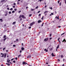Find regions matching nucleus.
Segmentation results:
<instances>
[{
  "label": "nucleus",
  "mask_w": 66,
  "mask_h": 66,
  "mask_svg": "<svg viewBox=\"0 0 66 66\" xmlns=\"http://www.w3.org/2000/svg\"><path fill=\"white\" fill-rule=\"evenodd\" d=\"M35 23V22L33 21L30 24V26H32L33 24Z\"/></svg>",
  "instance_id": "obj_1"
},
{
  "label": "nucleus",
  "mask_w": 66,
  "mask_h": 66,
  "mask_svg": "<svg viewBox=\"0 0 66 66\" xmlns=\"http://www.w3.org/2000/svg\"><path fill=\"white\" fill-rule=\"evenodd\" d=\"M48 39V38H45L44 39V41L45 42H46V41H47Z\"/></svg>",
  "instance_id": "obj_2"
},
{
  "label": "nucleus",
  "mask_w": 66,
  "mask_h": 66,
  "mask_svg": "<svg viewBox=\"0 0 66 66\" xmlns=\"http://www.w3.org/2000/svg\"><path fill=\"white\" fill-rule=\"evenodd\" d=\"M26 62H23L22 63L23 65H26Z\"/></svg>",
  "instance_id": "obj_3"
},
{
  "label": "nucleus",
  "mask_w": 66,
  "mask_h": 66,
  "mask_svg": "<svg viewBox=\"0 0 66 66\" xmlns=\"http://www.w3.org/2000/svg\"><path fill=\"white\" fill-rule=\"evenodd\" d=\"M52 55V56H55V55H54V54H53V53H52L51 54Z\"/></svg>",
  "instance_id": "obj_4"
},
{
  "label": "nucleus",
  "mask_w": 66,
  "mask_h": 66,
  "mask_svg": "<svg viewBox=\"0 0 66 66\" xmlns=\"http://www.w3.org/2000/svg\"><path fill=\"white\" fill-rule=\"evenodd\" d=\"M1 54L2 55V56H1V57H3V56H4V55H3V53H1Z\"/></svg>",
  "instance_id": "obj_5"
},
{
  "label": "nucleus",
  "mask_w": 66,
  "mask_h": 66,
  "mask_svg": "<svg viewBox=\"0 0 66 66\" xmlns=\"http://www.w3.org/2000/svg\"><path fill=\"white\" fill-rule=\"evenodd\" d=\"M38 23H40V22H42V21L39 20L38 21Z\"/></svg>",
  "instance_id": "obj_6"
},
{
  "label": "nucleus",
  "mask_w": 66,
  "mask_h": 66,
  "mask_svg": "<svg viewBox=\"0 0 66 66\" xmlns=\"http://www.w3.org/2000/svg\"><path fill=\"white\" fill-rule=\"evenodd\" d=\"M65 42V43H66V40L65 39H64L62 41V42Z\"/></svg>",
  "instance_id": "obj_7"
},
{
  "label": "nucleus",
  "mask_w": 66,
  "mask_h": 66,
  "mask_svg": "<svg viewBox=\"0 0 66 66\" xmlns=\"http://www.w3.org/2000/svg\"><path fill=\"white\" fill-rule=\"evenodd\" d=\"M5 0H3L1 1V2H5Z\"/></svg>",
  "instance_id": "obj_8"
},
{
  "label": "nucleus",
  "mask_w": 66,
  "mask_h": 66,
  "mask_svg": "<svg viewBox=\"0 0 66 66\" xmlns=\"http://www.w3.org/2000/svg\"><path fill=\"white\" fill-rule=\"evenodd\" d=\"M44 51H45L46 52H48V50H47V49L46 48L44 49Z\"/></svg>",
  "instance_id": "obj_9"
},
{
  "label": "nucleus",
  "mask_w": 66,
  "mask_h": 66,
  "mask_svg": "<svg viewBox=\"0 0 66 66\" xmlns=\"http://www.w3.org/2000/svg\"><path fill=\"white\" fill-rule=\"evenodd\" d=\"M6 53H5V54L4 56V58H5V57H6Z\"/></svg>",
  "instance_id": "obj_10"
},
{
  "label": "nucleus",
  "mask_w": 66,
  "mask_h": 66,
  "mask_svg": "<svg viewBox=\"0 0 66 66\" xmlns=\"http://www.w3.org/2000/svg\"><path fill=\"white\" fill-rule=\"evenodd\" d=\"M21 49L22 51H23V50L24 49V48H23V47H22V48H21Z\"/></svg>",
  "instance_id": "obj_11"
},
{
  "label": "nucleus",
  "mask_w": 66,
  "mask_h": 66,
  "mask_svg": "<svg viewBox=\"0 0 66 66\" xmlns=\"http://www.w3.org/2000/svg\"><path fill=\"white\" fill-rule=\"evenodd\" d=\"M21 17H22V18H24V16L23 15H22Z\"/></svg>",
  "instance_id": "obj_12"
},
{
  "label": "nucleus",
  "mask_w": 66,
  "mask_h": 66,
  "mask_svg": "<svg viewBox=\"0 0 66 66\" xmlns=\"http://www.w3.org/2000/svg\"><path fill=\"white\" fill-rule=\"evenodd\" d=\"M48 13V11H45L44 12V14H47Z\"/></svg>",
  "instance_id": "obj_13"
},
{
  "label": "nucleus",
  "mask_w": 66,
  "mask_h": 66,
  "mask_svg": "<svg viewBox=\"0 0 66 66\" xmlns=\"http://www.w3.org/2000/svg\"><path fill=\"white\" fill-rule=\"evenodd\" d=\"M7 14H8V13H6L5 14V16H6L7 15Z\"/></svg>",
  "instance_id": "obj_14"
},
{
  "label": "nucleus",
  "mask_w": 66,
  "mask_h": 66,
  "mask_svg": "<svg viewBox=\"0 0 66 66\" xmlns=\"http://www.w3.org/2000/svg\"><path fill=\"white\" fill-rule=\"evenodd\" d=\"M16 23V21L14 22H13V24H15Z\"/></svg>",
  "instance_id": "obj_15"
},
{
  "label": "nucleus",
  "mask_w": 66,
  "mask_h": 66,
  "mask_svg": "<svg viewBox=\"0 0 66 66\" xmlns=\"http://www.w3.org/2000/svg\"><path fill=\"white\" fill-rule=\"evenodd\" d=\"M31 56H27V58H28L29 57V58H30V57H31Z\"/></svg>",
  "instance_id": "obj_16"
},
{
  "label": "nucleus",
  "mask_w": 66,
  "mask_h": 66,
  "mask_svg": "<svg viewBox=\"0 0 66 66\" xmlns=\"http://www.w3.org/2000/svg\"><path fill=\"white\" fill-rule=\"evenodd\" d=\"M7 38H4V39H3V40L4 41H5V40H6V39Z\"/></svg>",
  "instance_id": "obj_17"
},
{
  "label": "nucleus",
  "mask_w": 66,
  "mask_h": 66,
  "mask_svg": "<svg viewBox=\"0 0 66 66\" xmlns=\"http://www.w3.org/2000/svg\"><path fill=\"white\" fill-rule=\"evenodd\" d=\"M10 11H13V8H11L10 9Z\"/></svg>",
  "instance_id": "obj_18"
},
{
  "label": "nucleus",
  "mask_w": 66,
  "mask_h": 66,
  "mask_svg": "<svg viewBox=\"0 0 66 66\" xmlns=\"http://www.w3.org/2000/svg\"><path fill=\"white\" fill-rule=\"evenodd\" d=\"M10 61H11L10 60H7V62H10Z\"/></svg>",
  "instance_id": "obj_19"
},
{
  "label": "nucleus",
  "mask_w": 66,
  "mask_h": 66,
  "mask_svg": "<svg viewBox=\"0 0 66 66\" xmlns=\"http://www.w3.org/2000/svg\"><path fill=\"white\" fill-rule=\"evenodd\" d=\"M0 21H2L1 22H3V21H2V19H0Z\"/></svg>",
  "instance_id": "obj_20"
},
{
  "label": "nucleus",
  "mask_w": 66,
  "mask_h": 66,
  "mask_svg": "<svg viewBox=\"0 0 66 66\" xmlns=\"http://www.w3.org/2000/svg\"><path fill=\"white\" fill-rule=\"evenodd\" d=\"M61 57H64V56H63V55H61Z\"/></svg>",
  "instance_id": "obj_21"
},
{
  "label": "nucleus",
  "mask_w": 66,
  "mask_h": 66,
  "mask_svg": "<svg viewBox=\"0 0 66 66\" xmlns=\"http://www.w3.org/2000/svg\"><path fill=\"white\" fill-rule=\"evenodd\" d=\"M38 6H37L36 7V9H38Z\"/></svg>",
  "instance_id": "obj_22"
},
{
  "label": "nucleus",
  "mask_w": 66,
  "mask_h": 66,
  "mask_svg": "<svg viewBox=\"0 0 66 66\" xmlns=\"http://www.w3.org/2000/svg\"><path fill=\"white\" fill-rule=\"evenodd\" d=\"M12 13H15V11H12Z\"/></svg>",
  "instance_id": "obj_23"
},
{
  "label": "nucleus",
  "mask_w": 66,
  "mask_h": 66,
  "mask_svg": "<svg viewBox=\"0 0 66 66\" xmlns=\"http://www.w3.org/2000/svg\"><path fill=\"white\" fill-rule=\"evenodd\" d=\"M19 18H21V15H20V16L19 17Z\"/></svg>",
  "instance_id": "obj_24"
},
{
  "label": "nucleus",
  "mask_w": 66,
  "mask_h": 66,
  "mask_svg": "<svg viewBox=\"0 0 66 66\" xmlns=\"http://www.w3.org/2000/svg\"><path fill=\"white\" fill-rule=\"evenodd\" d=\"M59 48V45L56 48L58 49V48Z\"/></svg>",
  "instance_id": "obj_25"
},
{
  "label": "nucleus",
  "mask_w": 66,
  "mask_h": 66,
  "mask_svg": "<svg viewBox=\"0 0 66 66\" xmlns=\"http://www.w3.org/2000/svg\"><path fill=\"white\" fill-rule=\"evenodd\" d=\"M44 23L43 22V24H42V27H43V25H44Z\"/></svg>",
  "instance_id": "obj_26"
},
{
  "label": "nucleus",
  "mask_w": 66,
  "mask_h": 66,
  "mask_svg": "<svg viewBox=\"0 0 66 66\" xmlns=\"http://www.w3.org/2000/svg\"><path fill=\"white\" fill-rule=\"evenodd\" d=\"M32 16V14H30L29 15V17H31Z\"/></svg>",
  "instance_id": "obj_27"
},
{
  "label": "nucleus",
  "mask_w": 66,
  "mask_h": 66,
  "mask_svg": "<svg viewBox=\"0 0 66 66\" xmlns=\"http://www.w3.org/2000/svg\"><path fill=\"white\" fill-rule=\"evenodd\" d=\"M4 38H5V37H6V35H4Z\"/></svg>",
  "instance_id": "obj_28"
},
{
  "label": "nucleus",
  "mask_w": 66,
  "mask_h": 66,
  "mask_svg": "<svg viewBox=\"0 0 66 66\" xmlns=\"http://www.w3.org/2000/svg\"><path fill=\"white\" fill-rule=\"evenodd\" d=\"M31 11H34V9H31Z\"/></svg>",
  "instance_id": "obj_29"
},
{
  "label": "nucleus",
  "mask_w": 66,
  "mask_h": 66,
  "mask_svg": "<svg viewBox=\"0 0 66 66\" xmlns=\"http://www.w3.org/2000/svg\"><path fill=\"white\" fill-rule=\"evenodd\" d=\"M52 50V48H50V50L51 51Z\"/></svg>",
  "instance_id": "obj_30"
},
{
  "label": "nucleus",
  "mask_w": 66,
  "mask_h": 66,
  "mask_svg": "<svg viewBox=\"0 0 66 66\" xmlns=\"http://www.w3.org/2000/svg\"><path fill=\"white\" fill-rule=\"evenodd\" d=\"M49 9H51V10H52V7H50Z\"/></svg>",
  "instance_id": "obj_31"
},
{
  "label": "nucleus",
  "mask_w": 66,
  "mask_h": 66,
  "mask_svg": "<svg viewBox=\"0 0 66 66\" xmlns=\"http://www.w3.org/2000/svg\"><path fill=\"white\" fill-rule=\"evenodd\" d=\"M9 14H11V11H9Z\"/></svg>",
  "instance_id": "obj_32"
},
{
  "label": "nucleus",
  "mask_w": 66,
  "mask_h": 66,
  "mask_svg": "<svg viewBox=\"0 0 66 66\" xmlns=\"http://www.w3.org/2000/svg\"><path fill=\"white\" fill-rule=\"evenodd\" d=\"M13 8H15V6H13Z\"/></svg>",
  "instance_id": "obj_33"
},
{
  "label": "nucleus",
  "mask_w": 66,
  "mask_h": 66,
  "mask_svg": "<svg viewBox=\"0 0 66 66\" xmlns=\"http://www.w3.org/2000/svg\"><path fill=\"white\" fill-rule=\"evenodd\" d=\"M19 56H20V57L21 56V55H19L18 56V57H19Z\"/></svg>",
  "instance_id": "obj_34"
},
{
  "label": "nucleus",
  "mask_w": 66,
  "mask_h": 66,
  "mask_svg": "<svg viewBox=\"0 0 66 66\" xmlns=\"http://www.w3.org/2000/svg\"><path fill=\"white\" fill-rule=\"evenodd\" d=\"M51 35H52V34H50V37H51Z\"/></svg>",
  "instance_id": "obj_35"
},
{
  "label": "nucleus",
  "mask_w": 66,
  "mask_h": 66,
  "mask_svg": "<svg viewBox=\"0 0 66 66\" xmlns=\"http://www.w3.org/2000/svg\"><path fill=\"white\" fill-rule=\"evenodd\" d=\"M13 5H15L16 3H14V4H13Z\"/></svg>",
  "instance_id": "obj_36"
},
{
  "label": "nucleus",
  "mask_w": 66,
  "mask_h": 66,
  "mask_svg": "<svg viewBox=\"0 0 66 66\" xmlns=\"http://www.w3.org/2000/svg\"><path fill=\"white\" fill-rule=\"evenodd\" d=\"M65 34V33H63L61 35V36H62V35H63V34Z\"/></svg>",
  "instance_id": "obj_37"
},
{
  "label": "nucleus",
  "mask_w": 66,
  "mask_h": 66,
  "mask_svg": "<svg viewBox=\"0 0 66 66\" xmlns=\"http://www.w3.org/2000/svg\"><path fill=\"white\" fill-rule=\"evenodd\" d=\"M14 10L15 11H17V9H14Z\"/></svg>",
  "instance_id": "obj_38"
},
{
  "label": "nucleus",
  "mask_w": 66,
  "mask_h": 66,
  "mask_svg": "<svg viewBox=\"0 0 66 66\" xmlns=\"http://www.w3.org/2000/svg\"><path fill=\"white\" fill-rule=\"evenodd\" d=\"M6 48L5 47L3 48V50H4Z\"/></svg>",
  "instance_id": "obj_39"
},
{
  "label": "nucleus",
  "mask_w": 66,
  "mask_h": 66,
  "mask_svg": "<svg viewBox=\"0 0 66 66\" xmlns=\"http://www.w3.org/2000/svg\"><path fill=\"white\" fill-rule=\"evenodd\" d=\"M28 6H27V7H26V9H28Z\"/></svg>",
  "instance_id": "obj_40"
},
{
  "label": "nucleus",
  "mask_w": 66,
  "mask_h": 66,
  "mask_svg": "<svg viewBox=\"0 0 66 66\" xmlns=\"http://www.w3.org/2000/svg\"><path fill=\"white\" fill-rule=\"evenodd\" d=\"M59 4L60 6H61V2Z\"/></svg>",
  "instance_id": "obj_41"
},
{
  "label": "nucleus",
  "mask_w": 66,
  "mask_h": 66,
  "mask_svg": "<svg viewBox=\"0 0 66 66\" xmlns=\"http://www.w3.org/2000/svg\"><path fill=\"white\" fill-rule=\"evenodd\" d=\"M44 16H43L42 18V19H43V18H44Z\"/></svg>",
  "instance_id": "obj_42"
},
{
  "label": "nucleus",
  "mask_w": 66,
  "mask_h": 66,
  "mask_svg": "<svg viewBox=\"0 0 66 66\" xmlns=\"http://www.w3.org/2000/svg\"><path fill=\"white\" fill-rule=\"evenodd\" d=\"M6 24H5L4 25V27H6Z\"/></svg>",
  "instance_id": "obj_43"
},
{
  "label": "nucleus",
  "mask_w": 66,
  "mask_h": 66,
  "mask_svg": "<svg viewBox=\"0 0 66 66\" xmlns=\"http://www.w3.org/2000/svg\"><path fill=\"white\" fill-rule=\"evenodd\" d=\"M40 11H39L38 12V13H40Z\"/></svg>",
  "instance_id": "obj_44"
},
{
  "label": "nucleus",
  "mask_w": 66,
  "mask_h": 66,
  "mask_svg": "<svg viewBox=\"0 0 66 66\" xmlns=\"http://www.w3.org/2000/svg\"><path fill=\"white\" fill-rule=\"evenodd\" d=\"M13 47H16V45H14L13 46Z\"/></svg>",
  "instance_id": "obj_45"
},
{
  "label": "nucleus",
  "mask_w": 66,
  "mask_h": 66,
  "mask_svg": "<svg viewBox=\"0 0 66 66\" xmlns=\"http://www.w3.org/2000/svg\"><path fill=\"white\" fill-rule=\"evenodd\" d=\"M42 1V0H39L38 1H40V2H41V1Z\"/></svg>",
  "instance_id": "obj_46"
},
{
  "label": "nucleus",
  "mask_w": 66,
  "mask_h": 66,
  "mask_svg": "<svg viewBox=\"0 0 66 66\" xmlns=\"http://www.w3.org/2000/svg\"><path fill=\"white\" fill-rule=\"evenodd\" d=\"M29 29H31V27L30 26V27H29Z\"/></svg>",
  "instance_id": "obj_47"
},
{
  "label": "nucleus",
  "mask_w": 66,
  "mask_h": 66,
  "mask_svg": "<svg viewBox=\"0 0 66 66\" xmlns=\"http://www.w3.org/2000/svg\"><path fill=\"white\" fill-rule=\"evenodd\" d=\"M38 16H41V14H39Z\"/></svg>",
  "instance_id": "obj_48"
},
{
  "label": "nucleus",
  "mask_w": 66,
  "mask_h": 66,
  "mask_svg": "<svg viewBox=\"0 0 66 66\" xmlns=\"http://www.w3.org/2000/svg\"><path fill=\"white\" fill-rule=\"evenodd\" d=\"M57 19H59V17H58L57 18Z\"/></svg>",
  "instance_id": "obj_49"
},
{
  "label": "nucleus",
  "mask_w": 66,
  "mask_h": 66,
  "mask_svg": "<svg viewBox=\"0 0 66 66\" xmlns=\"http://www.w3.org/2000/svg\"><path fill=\"white\" fill-rule=\"evenodd\" d=\"M7 9L8 10H10V9H9V8H7Z\"/></svg>",
  "instance_id": "obj_50"
},
{
  "label": "nucleus",
  "mask_w": 66,
  "mask_h": 66,
  "mask_svg": "<svg viewBox=\"0 0 66 66\" xmlns=\"http://www.w3.org/2000/svg\"><path fill=\"white\" fill-rule=\"evenodd\" d=\"M16 41H18V39H16Z\"/></svg>",
  "instance_id": "obj_51"
},
{
  "label": "nucleus",
  "mask_w": 66,
  "mask_h": 66,
  "mask_svg": "<svg viewBox=\"0 0 66 66\" xmlns=\"http://www.w3.org/2000/svg\"><path fill=\"white\" fill-rule=\"evenodd\" d=\"M11 61H13V60H14V58H13L11 59Z\"/></svg>",
  "instance_id": "obj_52"
},
{
  "label": "nucleus",
  "mask_w": 66,
  "mask_h": 66,
  "mask_svg": "<svg viewBox=\"0 0 66 66\" xmlns=\"http://www.w3.org/2000/svg\"><path fill=\"white\" fill-rule=\"evenodd\" d=\"M51 14L52 15H53V13H51Z\"/></svg>",
  "instance_id": "obj_53"
},
{
  "label": "nucleus",
  "mask_w": 66,
  "mask_h": 66,
  "mask_svg": "<svg viewBox=\"0 0 66 66\" xmlns=\"http://www.w3.org/2000/svg\"><path fill=\"white\" fill-rule=\"evenodd\" d=\"M21 12V11H19V13H20Z\"/></svg>",
  "instance_id": "obj_54"
},
{
  "label": "nucleus",
  "mask_w": 66,
  "mask_h": 66,
  "mask_svg": "<svg viewBox=\"0 0 66 66\" xmlns=\"http://www.w3.org/2000/svg\"><path fill=\"white\" fill-rule=\"evenodd\" d=\"M21 52H22V51L21 50H20V53H21Z\"/></svg>",
  "instance_id": "obj_55"
},
{
  "label": "nucleus",
  "mask_w": 66,
  "mask_h": 66,
  "mask_svg": "<svg viewBox=\"0 0 66 66\" xmlns=\"http://www.w3.org/2000/svg\"><path fill=\"white\" fill-rule=\"evenodd\" d=\"M58 28H61V26H58Z\"/></svg>",
  "instance_id": "obj_56"
},
{
  "label": "nucleus",
  "mask_w": 66,
  "mask_h": 66,
  "mask_svg": "<svg viewBox=\"0 0 66 66\" xmlns=\"http://www.w3.org/2000/svg\"><path fill=\"white\" fill-rule=\"evenodd\" d=\"M13 63H15V61H13Z\"/></svg>",
  "instance_id": "obj_57"
},
{
  "label": "nucleus",
  "mask_w": 66,
  "mask_h": 66,
  "mask_svg": "<svg viewBox=\"0 0 66 66\" xmlns=\"http://www.w3.org/2000/svg\"><path fill=\"white\" fill-rule=\"evenodd\" d=\"M22 18H20V21H21V20H22Z\"/></svg>",
  "instance_id": "obj_58"
},
{
  "label": "nucleus",
  "mask_w": 66,
  "mask_h": 66,
  "mask_svg": "<svg viewBox=\"0 0 66 66\" xmlns=\"http://www.w3.org/2000/svg\"><path fill=\"white\" fill-rule=\"evenodd\" d=\"M60 39V38H59V39H57L58 40H59V39Z\"/></svg>",
  "instance_id": "obj_59"
},
{
  "label": "nucleus",
  "mask_w": 66,
  "mask_h": 66,
  "mask_svg": "<svg viewBox=\"0 0 66 66\" xmlns=\"http://www.w3.org/2000/svg\"><path fill=\"white\" fill-rule=\"evenodd\" d=\"M60 2V1H58V3H59Z\"/></svg>",
  "instance_id": "obj_60"
},
{
  "label": "nucleus",
  "mask_w": 66,
  "mask_h": 66,
  "mask_svg": "<svg viewBox=\"0 0 66 66\" xmlns=\"http://www.w3.org/2000/svg\"><path fill=\"white\" fill-rule=\"evenodd\" d=\"M57 48H56V50L57 51Z\"/></svg>",
  "instance_id": "obj_61"
},
{
  "label": "nucleus",
  "mask_w": 66,
  "mask_h": 66,
  "mask_svg": "<svg viewBox=\"0 0 66 66\" xmlns=\"http://www.w3.org/2000/svg\"><path fill=\"white\" fill-rule=\"evenodd\" d=\"M1 66H4V65H3V64H2L1 65Z\"/></svg>",
  "instance_id": "obj_62"
},
{
  "label": "nucleus",
  "mask_w": 66,
  "mask_h": 66,
  "mask_svg": "<svg viewBox=\"0 0 66 66\" xmlns=\"http://www.w3.org/2000/svg\"><path fill=\"white\" fill-rule=\"evenodd\" d=\"M15 59H16V60H17V57H16L15 58Z\"/></svg>",
  "instance_id": "obj_63"
},
{
  "label": "nucleus",
  "mask_w": 66,
  "mask_h": 66,
  "mask_svg": "<svg viewBox=\"0 0 66 66\" xmlns=\"http://www.w3.org/2000/svg\"><path fill=\"white\" fill-rule=\"evenodd\" d=\"M62 66H64V64H63L62 65Z\"/></svg>",
  "instance_id": "obj_64"
}]
</instances>
